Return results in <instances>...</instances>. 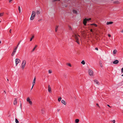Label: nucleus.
<instances>
[{
    "instance_id": "obj_5",
    "label": "nucleus",
    "mask_w": 123,
    "mask_h": 123,
    "mask_svg": "<svg viewBox=\"0 0 123 123\" xmlns=\"http://www.w3.org/2000/svg\"><path fill=\"white\" fill-rule=\"evenodd\" d=\"M83 24L85 26H86V24L87 23V21L86 20H85V19H84L83 20Z\"/></svg>"
},
{
    "instance_id": "obj_58",
    "label": "nucleus",
    "mask_w": 123,
    "mask_h": 123,
    "mask_svg": "<svg viewBox=\"0 0 123 123\" xmlns=\"http://www.w3.org/2000/svg\"><path fill=\"white\" fill-rule=\"evenodd\" d=\"M67 7V5H66V6H65V7Z\"/></svg>"
},
{
    "instance_id": "obj_1",
    "label": "nucleus",
    "mask_w": 123,
    "mask_h": 123,
    "mask_svg": "<svg viewBox=\"0 0 123 123\" xmlns=\"http://www.w3.org/2000/svg\"><path fill=\"white\" fill-rule=\"evenodd\" d=\"M26 61L25 60H24L22 62L21 65V68H23V69H24V68L25 67V66L26 64Z\"/></svg>"
},
{
    "instance_id": "obj_22",
    "label": "nucleus",
    "mask_w": 123,
    "mask_h": 123,
    "mask_svg": "<svg viewBox=\"0 0 123 123\" xmlns=\"http://www.w3.org/2000/svg\"><path fill=\"white\" fill-rule=\"evenodd\" d=\"M40 13V11L38 10H37L36 12V14H39Z\"/></svg>"
},
{
    "instance_id": "obj_52",
    "label": "nucleus",
    "mask_w": 123,
    "mask_h": 123,
    "mask_svg": "<svg viewBox=\"0 0 123 123\" xmlns=\"http://www.w3.org/2000/svg\"><path fill=\"white\" fill-rule=\"evenodd\" d=\"M107 106H108L109 107H111L110 106V105H107Z\"/></svg>"
},
{
    "instance_id": "obj_12",
    "label": "nucleus",
    "mask_w": 123,
    "mask_h": 123,
    "mask_svg": "<svg viewBox=\"0 0 123 123\" xmlns=\"http://www.w3.org/2000/svg\"><path fill=\"white\" fill-rule=\"evenodd\" d=\"M36 14V12L35 11H33L32 12V14L31 15L32 16H34V17H35V16Z\"/></svg>"
},
{
    "instance_id": "obj_44",
    "label": "nucleus",
    "mask_w": 123,
    "mask_h": 123,
    "mask_svg": "<svg viewBox=\"0 0 123 123\" xmlns=\"http://www.w3.org/2000/svg\"><path fill=\"white\" fill-rule=\"evenodd\" d=\"M90 31L91 32H93V30H92V29H91V30H90Z\"/></svg>"
},
{
    "instance_id": "obj_29",
    "label": "nucleus",
    "mask_w": 123,
    "mask_h": 123,
    "mask_svg": "<svg viewBox=\"0 0 123 123\" xmlns=\"http://www.w3.org/2000/svg\"><path fill=\"white\" fill-rule=\"evenodd\" d=\"M15 120V122L16 123H19V121L17 118H16Z\"/></svg>"
},
{
    "instance_id": "obj_25",
    "label": "nucleus",
    "mask_w": 123,
    "mask_h": 123,
    "mask_svg": "<svg viewBox=\"0 0 123 123\" xmlns=\"http://www.w3.org/2000/svg\"><path fill=\"white\" fill-rule=\"evenodd\" d=\"M58 27V26H56V27H55V31L56 32H57V30Z\"/></svg>"
},
{
    "instance_id": "obj_46",
    "label": "nucleus",
    "mask_w": 123,
    "mask_h": 123,
    "mask_svg": "<svg viewBox=\"0 0 123 123\" xmlns=\"http://www.w3.org/2000/svg\"><path fill=\"white\" fill-rule=\"evenodd\" d=\"M108 36L109 37H111V35L110 34H108Z\"/></svg>"
},
{
    "instance_id": "obj_48",
    "label": "nucleus",
    "mask_w": 123,
    "mask_h": 123,
    "mask_svg": "<svg viewBox=\"0 0 123 123\" xmlns=\"http://www.w3.org/2000/svg\"><path fill=\"white\" fill-rule=\"evenodd\" d=\"M11 30H11V29L10 30V31H9V32H10V33H11Z\"/></svg>"
},
{
    "instance_id": "obj_15",
    "label": "nucleus",
    "mask_w": 123,
    "mask_h": 123,
    "mask_svg": "<svg viewBox=\"0 0 123 123\" xmlns=\"http://www.w3.org/2000/svg\"><path fill=\"white\" fill-rule=\"evenodd\" d=\"M75 39L76 40H79V38L77 36V35H75Z\"/></svg>"
},
{
    "instance_id": "obj_13",
    "label": "nucleus",
    "mask_w": 123,
    "mask_h": 123,
    "mask_svg": "<svg viewBox=\"0 0 123 123\" xmlns=\"http://www.w3.org/2000/svg\"><path fill=\"white\" fill-rule=\"evenodd\" d=\"M113 23V22H111V21L107 22V25H108L112 24Z\"/></svg>"
},
{
    "instance_id": "obj_62",
    "label": "nucleus",
    "mask_w": 123,
    "mask_h": 123,
    "mask_svg": "<svg viewBox=\"0 0 123 123\" xmlns=\"http://www.w3.org/2000/svg\"><path fill=\"white\" fill-rule=\"evenodd\" d=\"M122 76H123V74L122 75Z\"/></svg>"
},
{
    "instance_id": "obj_14",
    "label": "nucleus",
    "mask_w": 123,
    "mask_h": 123,
    "mask_svg": "<svg viewBox=\"0 0 123 123\" xmlns=\"http://www.w3.org/2000/svg\"><path fill=\"white\" fill-rule=\"evenodd\" d=\"M62 103L64 105H66V103L65 101L63 100H62L61 101Z\"/></svg>"
},
{
    "instance_id": "obj_56",
    "label": "nucleus",
    "mask_w": 123,
    "mask_h": 123,
    "mask_svg": "<svg viewBox=\"0 0 123 123\" xmlns=\"http://www.w3.org/2000/svg\"><path fill=\"white\" fill-rule=\"evenodd\" d=\"M18 45H18L17 44V46H16V47L18 48Z\"/></svg>"
},
{
    "instance_id": "obj_47",
    "label": "nucleus",
    "mask_w": 123,
    "mask_h": 123,
    "mask_svg": "<svg viewBox=\"0 0 123 123\" xmlns=\"http://www.w3.org/2000/svg\"><path fill=\"white\" fill-rule=\"evenodd\" d=\"M95 49L98 50V48L97 47H96L95 48Z\"/></svg>"
},
{
    "instance_id": "obj_38",
    "label": "nucleus",
    "mask_w": 123,
    "mask_h": 123,
    "mask_svg": "<svg viewBox=\"0 0 123 123\" xmlns=\"http://www.w3.org/2000/svg\"><path fill=\"white\" fill-rule=\"evenodd\" d=\"M121 72L122 73L123 72V67L121 69Z\"/></svg>"
},
{
    "instance_id": "obj_49",
    "label": "nucleus",
    "mask_w": 123,
    "mask_h": 123,
    "mask_svg": "<svg viewBox=\"0 0 123 123\" xmlns=\"http://www.w3.org/2000/svg\"><path fill=\"white\" fill-rule=\"evenodd\" d=\"M12 1V0H9V3L11 2V1Z\"/></svg>"
},
{
    "instance_id": "obj_50",
    "label": "nucleus",
    "mask_w": 123,
    "mask_h": 123,
    "mask_svg": "<svg viewBox=\"0 0 123 123\" xmlns=\"http://www.w3.org/2000/svg\"><path fill=\"white\" fill-rule=\"evenodd\" d=\"M18 62H16V66H17V64H18Z\"/></svg>"
},
{
    "instance_id": "obj_31",
    "label": "nucleus",
    "mask_w": 123,
    "mask_h": 123,
    "mask_svg": "<svg viewBox=\"0 0 123 123\" xmlns=\"http://www.w3.org/2000/svg\"><path fill=\"white\" fill-rule=\"evenodd\" d=\"M62 99V98L60 97L58 99V101L59 102H60L61 101Z\"/></svg>"
},
{
    "instance_id": "obj_61",
    "label": "nucleus",
    "mask_w": 123,
    "mask_h": 123,
    "mask_svg": "<svg viewBox=\"0 0 123 123\" xmlns=\"http://www.w3.org/2000/svg\"><path fill=\"white\" fill-rule=\"evenodd\" d=\"M7 80L8 81L9 80H8V79H7Z\"/></svg>"
},
{
    "instance_id": "obj_27",
    "label": "nucleus",
    "mask_w": 123,
    "mask_h": 123,
    "mask_svg": "<svg viewBox=\"0 0 123 123\" xmlns=\"http://www.w3.org/2000/svg\"><path fill=\"white\" fill-rule=\"evenodd\" d=\"M81 63L83 65H84L85 63V62L84 60H83L82 61Z\"/></svg>"
},
{
    "instance_id": "obj_20",
    "label": "nucleus",
    "mask_w": 123,
    "mask_h": 123,
    "mask_svg": "<svg viewBox=\"0 0 123 123\" xmlns=\"http://www.w3.org/2000/svg\"><path fill=\"white\" fill-rule=\"evenodd\" d=\"M37 45H36L33 48V49L32 50L31 52H32L34 51L35 50V48H36V47H37Z\"/></svg>"
},
{
    "instance_id": "obj_18",
    "label": "nucleus",
    "mask_w": 123,
    "mask_h": 123,
    "mask_svg": "<svg viewBox=\"0 0 123 123\" xmlns=\"http://www.w3.org/2000/svg\"><path fill=\"white\" fill-rule=\"evenodd\" d=\"M91 25H94L96 27H97V25H96V24H94V23L91 24Z\"/></svg>"
},
{
    "instance_id": "obj_21",
    "label": "nucleus",
    "mask_w": 123,
    "mask_h": 123,
    "mask_svg": "<svg viewBox=\"0 0 123 123\" xmlns=\"http://www.w3.org/2000/svg\"><path fill=\"white\" fill-rule=\"evenodd\" d=\"M85 19V20H86L87 22L89 21V20H91V18H86Z\"/></svg>"
},
{
    "instance_id": "obj_6",
    "label": "nucleus",
    "mask_w": 123,
    "mask_h": 123,
    "mask_svg": "<svg viewBox=\"0 0 123 123\" xmlns=\"http://www.w3.org/2000/svg\"><path fill=\"white\" fill-rule=\"evenodd\" d=\"M48 91L49 92H51V88L49 85H48Z\"/></svg>"
},
{
    "instance_id": "obj_4",
    "label": "nucleus",
    "mask_w": 123,
    "mask_h": 123,
    "mask_svg": "<svg viewBox=\"0 0 123 123\" xmlns=\"http://www.w3.org/2000/svg\"><path fill=\"white\" fill-rule=\"evenodd\" d=\"M36 80V78L35 77L34 79V80L33 82V86L32 87V88H31V90L32 88L34 86V85L35 84V81Z\"/></svg>"
},
{
    "instance_id": "obj_64",
    "label": "nucleus",
    "mask_w": 123,
    "mask_h": 123,
    "mask_svg": "<svg viewBox=\"0 0 123 123\" xmlns=\"http://www.w3.org/2000/svg\"><path fill=\"white\" fill-rule=\"evenodd\" d=\"M78 36H79V37L80 36H79V35H78Z\"/></svg>"
},
{
    "instance_id": "obj_35",
    "label": "nucleus",
    "mask_w": 123,
    "mask_h": 123,
    "mask_svg": "<svg viewBox=\"0 0 123 123\" xmlns=\"http://www.w3.org/2000/svg\"><path fill=\"white\" fill-rule=\"evenodd\" d=\"M49 74H50V73H52V71H51V70H49Z\"/></svg>"
},
{
    "instance_id": "obj_16",
    "label": "nucleus",
    "mask_w": 123,
    "mask_h": 123,
    "mask_svg": "<svg viewBox=\"0 0 123 123\" xmlns=\"http://www.w3.org/2000/svg\"><path fill=\"white\" fill-rule=\"evenodd\" d=\"M35 17H34V16H32L31 15V16L30 18L31 20H33L34 19Z\"/></svg>"
},
{
    "instance_id": "obj_59",
    "label": "nucleus",
    "mask_w": 123,
    "mask_h": 123,
    "mask_svg": "<svg viewBox=\"0 0 123 123\" xmlns=\"http://www.w3.org/2000/svg\"><path fill=\"white\" fill-rule=\"evenodd\" d=\"M1 43V41H0V43Z\"/></svg>"
},
{
    "instance_id": "obj_10",
    "label": "nucleus",
    "mask_w": 123,
    "mask_h": 123,
    "mask_svg": "<svg viewBox=\"0 0 123 123\" xmlns=\"http://www.w3.org/2000/svg\"><path fill=\"white\" fill-rule=\"evenodd\" d=\"M15 100L13 102V104L14 105H16L17 104V101L16 98H15Z\"/></svg>"
},
{
    "instance_id": "obj_33",
    "label": "nucleus",
    "mask_w": 123,
    "mask_h": 123,
    "mask_svg": "<svg viewBox=\"0 0 123 123\" xmlns=\"http://www.w3.org/2000/svg\"><path fill=\"white\" fill-rule=\"evenodd\" d=\"M3 13H0V17H1L3 15Z\"/></svg>"
},
{
    "instance_id": "obj_8",
    "label": "nucleus",
    "mask_w": 123,
    "mask_h": 123,
    "mask_svg": "<svg viewBox=\"0 0 123 123\" xmlns=\"http://www.w3.org/2000/svg\"><path fill=\"white\" fill-rule=\"evenodd\" d=\"M94 81L96 84L98 85H99V83L97 80L95 79L94 80Z\"/></svg>"
},
{
    "instance_id": "obj_24",
    "label": "nucleus",
    "mask_w": 123,
    "mask_h": 123,
    "mask_svg": "<svg viewBox=\"0 0 123 123\" xmlns=\"http://www.w3.org/2000/svg\"><path fill=\"white\" fill-rule=\"evenodd\" d=\"M34 35H33L31 37V38L30 40V41H31L32 40V39L33 38H34Z\"/></svg>"
},
{
    "instance_id": "obj_57",
    "label": "nucleus",
    "mask_w": 123,
    "mask_h": 123,
    "mask_svg": "<svg viewBox=\"0 0 123 123\" xmlns=\"http://www.w3.org/2000/svg\"><path fill=\"white\" fill-rule=\"evenodd\" d=\"M59 110H58V109L57 110V111L58 112H59Z\"/></svg>"
},
{
    "instance_id": "obj_9",
    "label": "nucleus",
    "mask_w": 123,
    "mask_h": 123,
    "mask_svg": "<svg viewBox=\"0 0 123 123\" xmlns=\"http://www.w3.org/2000/svg\"><path fill=\"white\" fill-rule=\"evenodd\" d=\"M15 62H18L19 63L20 61V60L19 59L17 58L15 60Z\"/></svg>"
},
{
    "instance_id": "obj_23",
    "label": "nucleus",
    "mask_w": 123,
    "mask_h": 123,
    "mask_svg": "<svg viewBox=\"0 0 123 123\" xmlns=\"http://www.w3.org/2000/svg\"><path fill=\"white\" fill-rule=\"evenodd\" d=\"M73 12L74 13H75L76 14L77 13V11L75 10H73Z\"/></svg>"
},
{
    "instance_id": "obj_30",
    "label": "nucleus",
    "mask_w": 123,
    "mask_h": 123,
    "mask_svg": "<svg viewBox=\"0 0 123 123\" xmlns=\"http://www.w3.org/2000/svg\"><path fill=\"white\" fill-rule=\"evenodd\" d=\"M118 3V1H116L113 2L114 4H117Z\"/></svg>"
},
{
    "instance_id": "obj_7",
    "label": "nucleus",
    "mask_w": 123,
    "mask_h": 123,
    "mask_svg": "<svg viewBox=\"0 0 123 123\" xmlns=\"http://www.w3.org/2000/svg\"><path fill=\"white\" fill-rule=\"evenodd\" d=\"M119 62V61L117 60H116L114 61L113 62V63L114 64H117Z\"/></svg>"
},
{
    "instance_id": "obj_39",
    "label": "nucleus",
    "mask_w": 123,
    "mask_h": 123,
    "mask_svg": "<svg viewBox=\"0 0 123 123\" xmlns=\"http://www.w3.org/2000/svg\"><path fill=\"white\" fill-rule=\"evenodd\" d=\"M57 1H60V0H53V1L54 2H55Z\"/></svg>"
},
{
    "instance_id": "obj_36",
    "label": "nucleus",
    "mask_w": 123,
    "mask_h": 123,
    "mask_svg": "<svg viewBox=\"0 0 123 123\" xmlns=\"http://www.w3.org/2000/svg\"><path fill=\"white\" fill-rule=\"evenodd\" d=\"M17 48V47H16L14 49V50L16 51Z\"/></svg>"
},
{
    "instance_id": "obj_17",
    "label": "nucleus",
    "mask_w": 123,
    "mask_h": 123,
    "mask_svg": "<svg viewBox=\"0 0 123 123\" xmlns=\"http://www.w3.org/2000/svg\"><path fill=\"white\" fill-rule=\"evenodd\" d=\"M79 119H76L75 120V123H78L79 122Z\"/></svg>"
},
{
    "instance_id": "obj_51",
    "label": "nucleus",
    "mask_w": 123,
    "mask_h": 123,
    "mask_svg": "<svg viewBox=\"0 0 123 123\" xmlns=\"http://www.w3.org/2000/svg\"><path fill=\"white\" fill-rule=\"evenodd\" d=\"M41 20H41V19H39L38 20V21H39V22H40V21H41Z\"/></svg>"
},
{
    "instance_id": "obj_53",
    "label": "nucleus",
    "mask_w": 123,
    "mask_h": 123,
    "mask_svg": "<svg viewBox=\"0 0 123 123\" xmlns=\"http://www.w3.org/2000/svg\"><path fill=\"white\" fill-rule=\"evenodd\" d=\"M20 41L18 43V45H19V44H20Z\"/></svg>"
},
{
    "instance_id": "obj_28",
    "label": "nucleus",
    "mask_w": 123,
    "mask_h": 123,
    "mask_svg": "<svg viewBox=\"0 0 123 123\" xmlns=\"http://www.w3.org/2000/svg\"><path fill=\"white\" fill-rule=\"evenodd\" d=\"M18 9L19 11V13H20L21 12V11L20 9V7L19 6H18Z\"/></svg>"
},
{
    "instance_id": "obj_37",
    "label": "nucleus",
    "mask_w": 123,
    "mask_h": 123,
    "mask_svg": "<svg viewBox=\"0 0 123 123\" xmlns=\"http://www.w3.org/2000/svg\"><path fill=\"white\" fill-rule=\"evenodd\" d=\"M17 48V47H16L14 49V50L16 51Z\"/></svg>"
},
{
    "instance_id": "obj_32",
    "label": "nucleus",
    "mask_w": 123,
    "mask_h": 123,
    "mask_svg": "<svg viewBox=\"0 0 123 123\" xmlns=\"http://www.w3.org/2000/svg\"><path fill=\"white\" fill-rule=\"evenodd\" d=\"M41 112L43 114H44V111L42 109L41 110Z\"/></svg>"
},
{
    "instance_id": "obj_11",
    "label": "nucleus",
    "mask_w": 123,
    "mask_h": 123,
    "mask_svg": "<svg viewBox=\"0 0 123 123\" xmlns=\"http://www.w3.org/2000/svg\"><path fill=\"white\" fill-rule=\"evenodd\" d=\"M16 51L13 50L11 54V55L12 56H13L15 54V53L16 52Z\"/></svg>"
},
{
    "instance_id": "obj_40",
    "label": "nucleus",
    "mask_w": 123,
    "mask_h": 123,
    "mask_svg": "<svg viewBox=\"0 0 123 123\" xmlns=\"http://www.w3.org/2000/svg\"><path fill=\"white\" fill-rule=\"evenodd\" d=\"M76 42L78 44H79V40H78V41H77V40H76Z\"/></svg>"
},
{
    "instance_id": "obj_63",
    "label": "nucleus",
    "mask_w": 123,
    "mask_h": 123,
    "mask_svg": "<svg viewBox=\"0 0 123 123\" xmlns=\"http://www.w3.org/2000/svg\"><path fill=\"white\" fill-rule=\"evenodd\" d=\"M122 113H123V111H122Z\"/></svg>"
},
{
    "instance_id": "obj_54",
    "label": "nucleus",
    "mask_w": 123,
    "mask_h": 123,
    "mask_svg": "<svg viewBox=\"0 0 123 123\" xmlns=\"http://www.w3.org/2000/svg\"><path fill=\"white\" fill-rule=\"evenodd\" d=\"M121 32H123V29L121 31Z\"/></svg>"
},
{
    "instance_id": "obj_60",
    "label": "nucleus",
    "mask_w": 123,
    "mask_h": 123,
    "mask_svg": "<svg viewBox=\"0 0 123 123\" xmlns=\"http://www.w3.org/2000/svg\"><path fill=\"white\" fill-rule=\"evenodd\" d=\"M20 106H21V104H20Z\"/></svg>"
},
{
    "instance_id": "obj_3",
    "label": "nucleus",
    "mask_w": 123,
    "mask_h": 123,
    "mask_svg": "<svg viewBox=\"0 0 123 123\" xmlns=\"http://www.w3.org/2000/svg\"><path fill=\"white\" fill-rule=\"evenodd\" d=\"M27 102H28L29 104L30 105H32V102L30 100V99L29 97H28L27 98Z\"/></svg>"
},
{
    "instance_id": "obj_19",
    "label": "nucleus",
    "mask_w": 123,
    "mask_h": 123,
    "mask_svg": "<svg viewBox=\"0 0 123 123\" xmlns=\"http://www.w3.org/2000/svg\"><path fill=\"white\" fill-rule=\"evenodd\" d=\"M99 64H100V66L101 67H102L103 65V64H102V62L101 61H100V62H99Z\"/></svg>"
},
{
    "instance_id": "obj_34",
    "label": "nucleus",
    "mask_w": 123,
    "mask_h": 123,
    "mask_svg": "<svg viewBox=\"0 0 123 123\" xmlns=\"http://www.w3.org/2000/svg\"><path fill=\"white\" fill-rule=\"evenodd\" d=\"M68 66H70V67H71V64L70 63H68Z\"/></svg>"
},
{
    "instance_id": "obj_45",
    "label": "nucleus",
    "mask_w": 123,
    "mask_h": 123,
    "mask_svg": "<svg viewBox=\"0 0 123 123\" xmlns=\"http://www.w3.org/2000/svg\"><path fill=\"white\" fill-rule=\"evenodd\" d=\"M69 27V28H70V30H72V28L70 26Z\"/></svg>"
},
{
    "instance_id": "obj_55",
    "label": "nucleus",
    "mask_w": 123,
    "mask_h": 123,
    "mask_svg": "<svg viewBox=\"0 0 123 123\" xmlns=\"http://www.w3.org/2000/svg\"><path fill=\"white\" fill-rule=\"evenodd\" d=\"M4 92H5V94H6V91H4Z\"/></svg>"
},
{
    "instance_id": "obj_42",
    "label": "nucleus",
    "mask_w": 123,
    "mask_h": 123,
    "mask_svg": "<svg viewBox=\"0 0 123 123\" xmlns=\"http://www.w3.org/2000/svg\"><path fill=\"white\" fill-rule=\"evenodd\" d=\"M96 105H97V106L98 107H99V105H98V103H97V104H96Z\"/></svg>"
},
{
    "instance_id": "obj_26",
    "label": "nucleus",
    "mask_w": 123,
    "mask_h": 123,
    "mask_svg": "<svg viewBox=\"0 0 123 123\" xmlns=\"http://www.w3.org/2000/svg\"><path fill=\"white\" fill-rule=\"evenodd\" d=\"M117 51L116 50V49L114 50L113 51V54H116V53L117 52Z\"/></svg>"
},
{
    "instance_id": "obj_2",
    "label": "nucleus",
    "mask_w": 123,
    "mask_h": 123,
    "mask_svg": "<svg viewBox=\"0 0 123 123\" xmlns=\"http://www.w3.org/2000/svg\"><path fill=\"white\" fill-rule=\"evenodd\" d=\"M88 71L89 74L90 75L92 76L93 75V72L92 70L91 69H89Z\"/></svg>"
},
{
    "instance_id": "obj_43",
    "label": "nucleus",
    "mask_w": 123,
    "mask_h": 123,
    "mask_svg": "<svg viewBox=\"0 0 123 123\" xmlns=\"http://www.w3.org/2000/svg\"><path fill=\"white\" fill-rule=\"evenodd\" d=\"M112 122H113V123H115V120H114L112 121Z\"/></svg>"
},
{
    "instance_id": "obj_41",
    "label": "nucleus",
    "mask_w": 123,
    "mask_h": 123,
    "mask_svg": "<svg viewBox=\"0 0 123 123\" xmlns=\"http://www.w3.org/2000/svg\"><path fill=\"white\" fill-rule=\"evenodd\" d=\"M76 42L78 44H79V40H78V41H77V40H76Z\"/></svg>"
}]
</instances>
